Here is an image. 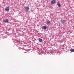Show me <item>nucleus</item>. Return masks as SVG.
<instances>
[{
  "label": "nucleus",
  "instance_id": "obj_1",
  "mask_svg": "<svg viewBox=\"0 0 74 74\" xmlns=\"http://www.w3.org/2000/svg\"><path fill=\"white\" fill-rule=\"evenodd\" d=\"M66 22V20L62 19L61 20V23L62 24H64Z\"/></svg>",
  "mask_w": 74,
  "mask_h": 74
},
{
  "label": "nucleus",
  "instance_id": "obj_2",
  "mask_svg": "<svg viewBox=\"0 0 74 74\" xmlns=\"http://www.w3.org/2000/svg\"><path fill=\"white\" fill-rule=\"evenodd\" d=\"M25 10L27 12L28 11H29V6H26L25 8Z\"/></svg>",
  "mask_w": 74,
  "mask_h": 74
},
{
  "label": "nucleus",
  "instance_id": "obj_3",
  "mask_svg": "<svg viewBox=\"0 0 74 74\" xmlns=\"http://www.w3.org/2000/svg\"><path fill=\"white\" fill-rule=\"evenodd\" d=\"M41 28H42V29H44L45 30H46V29H47V27H46V26H42L41 27Z\"/></svg>",
  "mask_w": 74,
  "mask_h": 74
},
{
  "label": "nucleus",
  "instance_id": "obj_4",
  "mask_svg": "<svg viewBox=\"0 0 74 74\" xmlns=\"http://www.w3.org/2000/svg\"><path fill=\"white\" fill-rule=\"evenodd\" d=\"M56 2V1L55 0H53V1H51V4H53L54 3H55Z\"/></svg>",
  "mask_w": 74,
  "mask_h": 74
},
{
  "label": "nucleus",
  "instance_id": "obj_5",
  "mask_svg": "<svg viewBox=\"0 0 74 74\" xmlns=\"http://www.w3.org/2000/svg\"><path fill=\"white\" fill-rule=\"evenodd\" d=\"M46 24L47 25H50V24H51V21H47Z\"/></svg>",
  "mask_w": 74,
  "mask_h": 74
},
{
  "label": "nucleus",
  "instance_id": "obj_6",
  "mask_svg": "<svg viewBox=\"0 0 74 74\" xmlns=\"http://www.w3.org/2000/svg\"><path fill=\"white\" fill-rule=\"evenodd\" d=\"M9 10H10V8H9V7H7L5 8V10L6 11H9Z\"/></svg>",
  "mask_w": 74,
  "mask_h": 74
},
{
  "label": "nucleus",
  "instance_id": "obj_7",
  "mask_svg": "<svg viewBox=\"0 0 74 74\" xmlns=\"http://www.w3.org/2000/svg\"><path fill=\"white\" fill-rule=\"evenodd\" d=\"M57 5L59 7H61V5H60V2H58L57 3Z\"/></svg>",
  "mask_w": 74,
  "mask_h": 74
},
{
  "label": "nucleus",
  "instance_id": "obj_8",
  "mask_svg": "<svg viewBox=\"0 0 74 74\" xmlns=\"http://www.w3.org/2000/svg\"><path fill=\"white\" fill-rule=\"evenodd\" d=\"M4 22L5 23H7L8 22V20L7 19H5L4 20Z\"/></svg>",
  "mask_w": 74,
  "mask_h": 74
},
{
  "label": "nucleus",
  "instance_id": "obj_9",
  "mask_svg": "<svg viewBox=\"0 0 74 74\" xmlns=\"http://www.w3.org/2000/svg\"><path fill=\"white\" fill-rule=\"evenodd\" d=\"M39 41V42H42V39L41 38H39L38 39Z\"/></svg>",
  "mask_w": 74,
  "mask_h": 74
},
{
  "label": "nucleus",
  "instance_id": "obj_10",
  "mask_svg": "<svg viewBox=\"0 0 74 74\" xmlns=\"http://www.w3.org/2000/svg\"><path fill=\"white\" fill-rule=\"evenodd\" d=\"M70 51H71V52H74V49H71Z\"/></svg>",
  "mask_w": 74,
  "mask_h": 74
},
{
  "label": "nucleus",
  "instance_id": "obj_11",
  "mask_svg": "<svg viewBox=\"0 0 74 74\" xmlns=\"http://www.w3.org/2000/svg\"><path fill=\"white\" fill-rule=\"evenodd\" d=\"M51 53H53V51H51Z\"/></svg>",
  "mask_w": 74,
  "mask_h": 74
}]
</instances>
